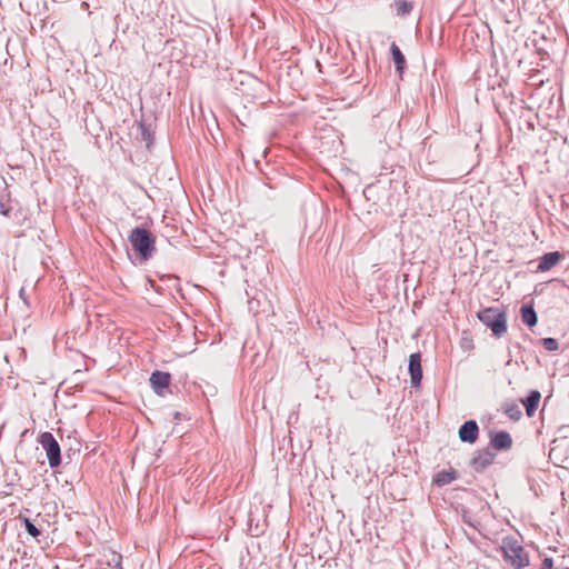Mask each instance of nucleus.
I'll return each instance as SVG.
<instances>
[{
  "label": "nucleus",
  "mask_w": 569,
  "mask_h": 569,
  "mask_svg": "<svg viewBox=\"0 0 569 569\" xmlns=\"http://www.w3.org/2000/svg\"><path fill=\"white\" fill-rule=\"evenodd\" d=\"M137 129V139L141 142H146L147 147L150 148V146L153 143V132L151 131L150 127L143 122H139Z\"/></svg>",
  "instance_id": "15"
},
{
  "label": "nucleus",
  "mask_w": 569,
  "mask_h": 569,
  "mask_svg": "<svg viewBox=\"0 0 569 569\" xmlns=\"http://www.w3.org/2000/svg\"><path fill=\"white\" fill-rule=\"evenodd\" d=\"M541 395L538 390H531L529 395L521 400L522 405L526 408V412L528 417H532L538 408L540 402Z\"/></svg>",
  "instance_id": "10"
},
{
  "label": "nucleus",
  "mask_w": 569,
  "mask_h": 569,
  "mask_svg": "<svg viewBox=\"0 0 569 569\" xmlns=\"http://www.w3.org/2000/svg\"><path fill=\"white\" fill-rule=\"evenodd\" d=\"M412 3L407 0H399L396 2V10L398 16L405 17L409 14L412 11Z\"/></svg>",
  "instance_id": "18"
},
{
  "label": "nucleus",
  "mask_w": 569,
  "mask_h": 569,
  "mask_svg": "<svg viewBox=\"0 0 569 569\" xmlns=\"http://www.w3.org/2000/svg\"><path fill=\"white\" fill-rule=\"evenodd\" d=\"M478 319L490 330L495 337H501L507 331V315L498 308L488 307L477 313Z\"/></svg>",
  "instance_id": "2"
},
{
  "label": "nucleus",
  "mask_w": 569,
  "mask_h": 569,
  "mask_svg": "<svg viewBox=\"0 0 569 569\" xmlns=\"http://www.w3.org/2000/svg\"><path fill=\"white\" fill-rule=\"evenodd\" d=\"M456 479H457V471L451 468L450 470H442V471L438 472L433 478V483L439 487H442V486L451 483Z\"/></svg>",
  "instance_id": "13"
},
{
  "label": "nucleus",
  "mask_w": 569,
  "mask_h": 569,
  "mask_svg": "<svg viewBox=\"0 0 569 569\" xmlns=\"http://www.w3.org/2000/svg\"><path fill=\"white\" fill-rule=\"evenodd\" d=\"M19 519L21 520V522L24 526V529L31 537L38 538L41 535L40 529H38L29 518L19 516Z\"/></svg>",
  "instance_id": "17"
},
{
  "label": "nucleus",
  "mask_w": 569,
  "mask_h": 569,
  "mask_svg": "<svg viewBox=\"0 0 569 569\" xmlns=\"http://www.w3.org/2000/svg\"><path fill=\"white\" fill-rule=\"evenodd\" d=\"M39 442L42 448L46 450V455L48 458L49 466L51 468H57L61 465V449L60 445L53 437L51 432H42L39 436Z\"/></svg>",
  "instance_id": "3"
},
{
  "label": "nucleus",
  "mask_w": 569,
  "mask_h": 569,
  "mask_svg": "<svg viewBox=\"0 0 569 569\" xmlns=\"http://www.w3.org/2000/svg\"><path fill=\"white\" fill-rule=\"evenodd\" d=\"M513 555L510 556L511 565L518 569L527 567L529 565L528 555L525 552L522 547L512 549Z\"/></svg>",
  "instance_id": "11"
},
{
  "label": "nucleus",
  "mask_w": 569,
  "mask_h": 569,
  "mask_svg": "<svg viewBox=\"0 0 569 569\" xmlns=\"http://www.w3.org/2000/svg\"><path fill=\"white\" fill-rule=\"evenodd\" d=\"M408 370L410 373L412 387L420 386V382L422 379V368H421V355L419 352H415V353L410 355Z\"/></svg>",
  "instance_id": "4"
},
{
  "label": "nucleus",
  "mask_w": 569,
  "mask_h": 569,
  "mask_svg": "<svg viewBox=\"0 0 569 569\" xmlns=\"http://www.w3.org/2000/svg\"><path fill=\"white\" fill-rule=\"evenodd\" d=\"M553 560L552 558H545L539 569H552Z\"/></svg>",
  "instance_id": "21"
},
{
  "label": "nucleus",
  "mask_w": 569,
  "mask_h": 569,
  "mask_svg": "<svg viewBox=\"0 0 569 569\" xmlns=\"http://www.w3.org/2000/svg\"><path fill=\"white\" fill-rule=\"evenodd\" d=\"M0 213L3 214L4 217H10V213H11V208L10 207L7 208L1 199H0Z\"/></svg>",
  "instance_id": "22"
},
{
  "label": "nucleus",
  "mask_w": 569,
  "mask_h": 569,
  "mask_svg": "<svg viewBox=\"0 0 569 569\" xmlns=\"http://www.w3.org/2000/svg\"><path fill=\"white\" fill-rule=\"evenodd\" d=\"M128 240L141 261H148L152 258L156 251V237L150 230L142 227H134L130 231Z\"/></svg>",
  "instance_id": "1"
},
{
  "label": "nucleus",
  "mask_w": 569,
  "mask_h": 569,
  "mask_svg": "<svg viewBox=\"0 0 569 569\" xmlns=\"http://www.w3.org/2000/svg\"><path fill=\"white\" fill-rule=\"evenodd\" d=\"M462 442L475 443L478 439L479 427L475 420H468L461 425L458 431Z\"/></svg>",
  "instance_id": "5"
},
{
  "label": "nucleus",
  "mask_w": 569,
  "mask_h": 569,
  "mask_svg": "<svg viewBox=\"0 0 569 569\" xmlns=\"http://www.w3.org/2000/svg\"><path fill=\"white\" fill-rule=\"evenodd\" d=\"M543 348L548 351H557L559 349V343L555 338H543L541 340Z\"/></svg>",
  "instance_id": "19"
},
{
  "label": "nucleus",
  "mask_w": 569,
  "mask_h": 569,
  "mask_svg": "<svg viewBox=\"0 0 569 569\" xmlns=\"http://www.w3.org/2000/svg\"><path fill=\"white\" fill-rule=\"evenodd\" d=\"M521 319L528 327H533L538 322V316L531 305H523L520 309Z\"/></svg>",
  "instance_id": "12"
},
{
  "label": "nucleus",
  "mask_w": 569,
  "mask_h": 569,
  "mask_svg": "<svg viewBox=\"0 0 569 569\" xmlns=\"http://www.w3.org/2000/svg\"><path fill=\"white\" fill-rule=\"evenodd\" d=\"M562 258L563 254L559 251H551L545 253L539 260L537 272H546L551 270L561 261Z\"/></svg>",
  "instance_id": "8"
},
{
  "label": "nucleus",
  "mask_w": 569,
  "mask_h": 569,
  "mask_svg": "<svg viewBox=\"0 0 569 569\" xmlns=\"http://www.w3.org/2000/svg\"><path fill=\"white\" fill-rule=\"evenodd\" d=\"M121 560H122V556L120 553H113L112 555V559L111 561H109L108 563L111 565V562H113V567L116 569H122L121 567Z\"/></svg>",
  "instance_id": "20"
},
{
  "label": "nucleus",
  "mask_w": 569,
  "mask_h": 569,
  "mask_svg": "<svg viewBox=\"0 0 569 569\" xmlns=\"http://www.w3.org/2000/svg\"><path fill=\"white\" fill-rule=\"evenodd\" d=\"M495 457L496 453L492 452L489 448L480 450L472 458L471 466L476 471L481 472L493 462Z\"/></svg>",
  "instance_id": "6"
},
{
  "label": "nucleus",
  "mask_w": 569,
  "mask_h": 569,
  "mask_svg": "<svg viewBox=\"0 0 569 569\" xmlns=\"http://www.w3.org/2000/svg\"><path fill=\"white\" fill-rule=\"evenodd\" d=\"M503 412L512 420H519L522 416V412L519 406L515 401H506L502 405Z\"/></svg>",
  "instance_id": "16"
},
{
  "label": "nucleus",
  "mask_w": 569,
  "mask_h": 569,
  "mask_svg": "<svg viewBox=\"0 0 569 569\" xmlns=\"http://www.w3.org/2000/svg\"><path fill=\"white\" fill-rule=\"evenodd\" d=\"M396 70L401 74L406 68V58L400 48L393 42L390 47Z\"/></svg>",
  "instance_id": "14"
},
{
  "label": "nucleus",
  "mask_w": 569,
  "mask_h": 569,
  "mask_svg": "<svg viewBox=\"0 0 569 569\" xmlns=\"http://www.w3.org/2000/svg\"><path fill=\"white\" fill-rule=\"evenodd\" d=\"M490 445L496 450H508L512 446V439L507 431H499L491 437Z\"/></svg>",
  "instance_id": "9"
},
{
  "label": "nucleus",
  "mask_w": 569,
  "mask_h": 569,
  "mask_svg": "<svg viewBox=\"0 0 569 569\" xmlns=\"http://www.w3.org/2000/svg\"><path fill=\"white\" fill-rule=\"evenodd\" d=\"M171 381V375L169 372L156 370L151 373L150 385L157 395L162 396L163 389L168 388Z\"/></svg>",
  "instance_id": "7"
}]
</instances>
